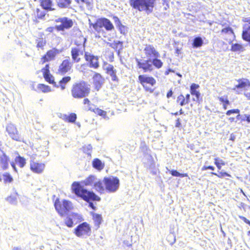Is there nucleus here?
<instances>
[{
  "label": "nucleus",
  "instance_id": "nucleus-1",
  "mask_svg": "<svg viewBox=\"0 0 250 250\" xmlns=\"http://www.w3.org/2000/svg\"><path fill=\"white\" fill-rule=\"evenodd\" d=\"M72 192L78 197L83 199V200L89 202L90 200L93 201H99L101 198L97 195L93 191H90L84 188L78 182H74L71 185Z\"/></svg>",
  "mask_w": 250,
  "mask_h": 250
},
{
  "label": "nucleus",
  "instance_id": "nucleus-2",
  "mask_svg": "<svg viewBox=\"0 0 250 250\" xmlns=\"http://www.w3.org/2000/svg\"><path fill=\"white\" fill-rule=\"evenodd\" d=\"M71 96L75 99H80L88 96L91 92L90 85L84 81L74 83L71 86Z\"/></svg>",
  "mask_w": 250,
  "mask_h": 250
},
{
  "label": "nucleus",
  "instance_id": "nucleus-3",
  "mask_svg": "<svg viewBox=\"0 0 250 250\" xmlns=\"http://www.w3.org/2000/svg\"><path fill=\"white\" fill-rule=\"evenodd\" d=\"M156 0H128L130 6L140 12H145L147 14L152 13Z\"/></svg>",
  "mask_w": 250,
  "mask_h": 250
},
{
  "label": "nucleus",
  "instance_id": "nucleus-4",
  "mask_svg": "<svg viewBox=\"0 0 250 250\" xmlns=\"http://www.w3.org/2000/svg\"><path fill=\"white\" fill-rule=\"evenodd\" d=\"M144 53L146 56L150 59L152 58V63L155 68L159 69L163 65L162 61L158 58L160 55L152 44H146L144 48Z\"/></svg>",
  "mask_w": 250,
  "mask_h": 250
},
{
  "label": "nucleus",
  "instance_id": "nucleus-5",
  "mask_svg": "<svg viewBox=\"0 0 250 250\" xmlns=\"http://www.w3.org/2000/svg\"><path fill=\"white\" fill-rule=\"evenodd\" d=\"M138 82L142 86L144 90L149 93H152L155 90L156 80L152 76L145 74L138 76Z\"/></svg>",
  "mask_w": 250,
  "mask_h": 250
},
{
  "label": "nucleus",
  "instance_id": "nucleus-6",
  "mask_svg": "<svg viewBox=\"0 0 250 250\" xmlns=\"http://www.w3.org/2000/svg\"><path fill=\"white\" fill-rule=\"evenodd\" d=\"M90 26L98 33L104 32L103 27L107 31H111L114 29V26L111 21L107 18H102L97 19L94 23L90 24Z\"/></svg>",
  "mask_w": 250,
  "mask_h": 250
},
{
  "label": "nucleus",
  "instance_id": "nucleus-7",
  "mask_svg": "<svg viewBox=\"0 0 250 250\" xmlns=\"http://www.w3.org/2000/svg\"><path fill=\"white\" fill-rule=\"evenodd\" d=\"M55 208L61 216L63 217L67 214L68 212L73 208L71 202L67 200H63L60 201L59 199H57L54 203Z\"/></svg>",
  "mask_w": 250,
  "mask_h": 250
},
{
  "label": "nucleus",
  "instance_id": "nucleus-8",
  "mask_svg": "<svg viewBox=\"0 0 250 250\" xmlns=\"http://www.w3.org/2000/svg\"><path fill=\"white\" fill-rule=\"evenodd\" d=\"M103 183L105 186V191L109 193L116 192L118 189L120 185L119 178L114 176L104 177Z\"/></svg>",
  "mask_w": 250,
  "mask_h": 250
},
{
  "label": "nucleus",
  "instance_id": "nucleus-9",
  "mask_svg": "<svg viewBox=\"0 0 250 250\" xmlns=\"http://www.w3.org/2000/svg\"><path fill=\"white\" fill-rule=\"evenodd\" d=\"M55 21L56 23H61L60 24L55 25V29L58 31H63L70 28L73 25L72 20L67 17L58 18L56 19Z\"/></svg>",
  "mask_w": 250,
  "mask_h": 250
},
{
  "label": "nucleus",
  "instance_id": "nucleus-10",
  "mask_svg": "<svg viewBox=\"0 0 250 250\" xmlns=\"http://www.w3.org/2000/svg\"><path fill=\"white\" fill-rule=\"evenodd\" d=\"M91 229L90 225L87 222H83L79 225L74 230V234L79 237L84 235H89Z\"/></svg>",
  "mask_w": 250,
  "mask_h": 250
},
{
  "label": "nucleus",
  "instance_id": "nucleus-11",
  "mask_svg": "<svg viewBox=\"0 0 250 250\" xmlns=\"http://www.w3.org/2000/svg\"><path fill=\"white\" fill-rule=\"evenodd\" d=\"M135 61L137 68L143 70L144 72H150L153 70L152 61L150 59L143 60L136 58Z\"/></svg>",
  "mask_w": 250,
  "mask_h": 250
},
{
  "label": "nucleus",
  "instance_id": "nucleus-12",
  "mask_svg": "<svg viewBox=\"0 0 250 250\" xmlns=\"http://www.w3.org/2000/svg\"><path fill=\"white\" fill-rule=\"evenodd\" d=\"M73 62L71 61L69 57H67L60 64L58 73L61 75H63L71 71L72 68Z\"/></svg>",
  "mask_w": 250,
  "mask_h": 250
},
{
  "label": "nucleus",
  "instance_id": "nucleus-13",
  "mask_svg": "<svg viewBox=\"0 0 250 250\" xmlns=\"http://www.w3.org/2000/svg\"><path fill=\"white\" fill-rule=\"evenodd\" d=\"M84 57L85 61L90 68L97 69L99 67V57L97 56H95L88 52H84Z\"/></svg>",
  "mask_w": 250,
  "mask_h": 250
},
{
  "label": "nucleus",
  "instance_id": "nucleus-14",
  "mask_svg": "<svg viewBox=\"0 0 250 250\" xmlns=\"http://www.w3.org/2000/svg\"><path fill=\"white\" fill-rule=\"evenodd\" d=\"M242 21L244 24L242 38L244 41L250 42V17L244 18Z\"/></svg>",
  "mask_w": 250,
  "mask_h": 250
},
{
  "label": "nucleus",
  "instance_id": "nucleus-15",
  "mask_svg": "<svg viewBox=\"0 0 250 250\" xmlns=\"http://www.w3.org/2000/svg\"><path fill=\"white\" fill-rule=\"evenodd\" d=\"M59 53V50L56 48L48 50L41 58V63L43 64L46 62L54 60Z\"/></svg>",
  "mask_w": 250,
  "mask_h": 250
},
{
  "label": "nucleus",
  "instance_id": "nucleus-16",
  "mask_svg": "<svg viewBox=\"0 0 250 250\" xmlns=\"http://www.w3.org/2000/svg\"><path fill=\"white\" fill-rule=\"evenodd\" d=\"M77 3L81 6H89L91 4V2L89 0H75ZM71 0H63L62 1L58 2V6L61 8H65L70 6L71 4Z\"/></svg>",
  "mask_w": 250,
  "mask_h": 250
},
{
  "label": "nucleus",
  "instance_id": "nucleus-17",
  "mask_svg": "<svg viewBox=\"0 0 250 250\" xmlns=\"http://www.w3.org/2000/svg\"><path fill=\"white\" fill-rule=\"evenodd\" d=\"M238 83L232 88L233 90L236 91L237 93L239 90H246L250 87V81L246 78H241L237 80Z\"/></svg>",
  "mask_w": 250,
  "mask_h": 250
},
{
  "label": "nucleus",
  "instance_id": "nucleus-18",
  "mask_svg": "<svg viewBox=\"0 0 250 250\" xmlns=\"http://www.w3.org/2000/svg\"><path fill=\"white\" fill-rule=\"evenodd\" d=\"M45 168V164L39 163L33 160L30 161V169L34 173L41 174L43 172Z\"/></svg>",
  "mask_w": 250,
  "mask_h": 250
},
{
  "label": "nucleus",
  "instance_id": "nucleus-19",
  "mask_svg": "<svg viewBox=\"0 0 250 250\" xmlns=\"http://www.w3.org/2000/svg\"><path fill=\"white\" fill-rule=\"evenodd\" d=\"M6 131L13 140L20 141L21 136L15 125L9 124L6 126Z\"/></svg>",
  "mask_w": 250,
  "mask_h": 250
},
{
  "label": "nucleus",
  "instance_id": "nucleus-20",
  "mask_svg": "<svg viewBox=\"0 0 250 250\" xmlns=\"http://www.w3.org/2000/svg\"><path fill=\"white\" fill-rule=\"evenodd\" d=\"M84 51L85 50L72 47L71 49V61L73 63L80 62L82 60V56L83 55Z\"/></svg>",
  "mask_w": 250,
  "mask_h": 250
},
{
  "label": "nucleus",
  "instance_id": "nucleus-21",
  "mask_svg": "<svg viewBox=\"0 0 250 250\" xmlns=\"http://www.w3.org/2000/svg\"><path fill=\"white\" fill-rule=\"evenodd\" d=\"M104 82V78L99 73H96L93 77V84L94 89L99 91Z\"/></svg>",
  "mask_w": 250,
  "mask_h": 250
},
{
  "label": "nucleus",
  "instance_id": "nucleus-22",
  "mask_svg": "<svg viewBox=\"0 0 250 250\" xmlns=\"http://www.w3.org/2000/svg\"><path fill=\"white\" fill-rule=\"evenodd\" d=\"M190 96L189 94L184 95L183 94H179L176 98V103L180 106H184L188 104L190 102Z\"/></svg>",
  "mask_w": 250,
  "mask_h": 250
},
{
  "label": "nucleus",
  "instance_id": "nucleus-23",
  "mask_svg": "<svg viewBox=\"0 0 250 250\" xmlns=\"http://www.w3.org/2000/svg\"><path fill=\"white\" fill-rule=\"evenodd\" d=\"M86 41V38L83 35L77 36L74 41V44L76 46L73 47V48H77L80 49L85 50Z\"/></svg>",
  "mask_w": 250,
  "mask_h": 250
},
{
  "label": "nucleus",
  "instance_id": "nucleus-24",
  "mask_svg": "<svg viewBox=\"0 0 250 250\" xmlns=\"http://www.w3.org/2000/svg\"><path fill=\"white\" fill-rule=\"evenodd\" d=\"M10 159L9 156L3 152L0 155V166L3 170H6L9 167V164H10Z\"/></svg>",
  "mask_w": 250,
  "mask_h": 250
},
{
  "label": "nucleus",
  "instance_id": "nucleus-25",
  "mask_svg": "<svg viewBox=\"0 0 250 250\" xmlns=\"http://www.w3.org/2000/svg\"><path fill=\"white\" fill-rule=\"evenodd\" d=\"M200 86L198 84L192 83L190 86V93L192 96H195L197 101L201 99V93L199 90Z\"/></svg>",
  "mask_w": 250,
  "mask_h": 250
},
{
  "label": "nucleus",
  "instance_id": "nucleus-26",
  "mask_svg": "<svg viewBox=\"0 0 250 250\" xmlns=\"http://www.w3.org/2000/svg\"><path fill=\"white\" fill-rule=\"evenodd\" d=\"M106 74L110 75L113 81L117 82L118 78L116 75L117 71L112 64H108L105 68Z\"/></svg>",
  "mask_w": 250,
  "mask_h": 250
},
{
  "label": "nucleus",
  "instance_id": "nucleus-27",
  "mask_svg": "<svg viewBox=\"0 0 250 250\" xmlns=\"http://www.w3.org/2000/svg\"><path fill=\"white\" fill-rule=\"evenodd\" d=\"M45 14H46L44 11L39 8H36L32 14L33 17L34 18L33 21L35 22H38L40 20L44 19Z\"/></svg>",
  "mask_w": 250,
  "mask_h": 250
},
{
  "label": "nucleus",
  "instance_id": "nucleus-28",
  "mask_svg": "<svg viewBox=\"0 0 250 250\" xmlns=\"http://www.w3.org/2000/svg\"><path fill=\"white\" fill-rule=\"evenodd\" d=\"M93 188L100 194H103L105 191V186L103 183V180L102 181L99 180L94 183L93 185Z\"/></svg>",
  "mask_w": 250,
  "mask_h": 250
},
{
  "label": "nucleus",
  "instance_id": "nucleus-29",
  "mask_svg": "<svg viewBox=\"0 0 250 250\" xmlns=\"http://www.w3.org/2000/svg\"><path fill=\"white\" fill-rule=\"evenodd\" d=\"M71 80V77L69 76L63 77L59 82V84L56 83V87H60L62 90H64L66 87V84Z\"/></svg>",
  "mask_w": 250,
  "mask_h": 250
},
{
  "label": "nucleus",
  "instance_id": "nucleus-30",
  "mask_svg": "<svg viewBox=\"0 0 250 250\" xmlns=\"http://www.w3.org/2000/svg\"><path fill=\"white\" fill-rule=\"evenodd\" d=\"M40 5L42 8L47 11H53L55 10L53 7L52 0H40Z\"/></svg>",
  "mask_w": 250,
  "mask_h": 250
},
{
  "label": "nucleus",
  "instance_id": "nucleus-31",
  "mask_svg": "<svg viewBox=\"0 0 250 250\" xmlns=\"http://www.w3.org/2000/svg\"><path fill=\"white\" fill-rule=\"evenodd\" d=\"M92 219L94 222V226L96 229H98L101 224L103 219L101 214L92 213Z\"/></svg>",
  "mask_w": 250,
  "mask_h": 250
},
{
  "label": "nucleus",
  "instance_id": "nucleus-32",
  "mask_svg": "<svg viewBox=\"0 0 250 250\" xmlns=\"http://www.w3.org/2000/svg\"><path fill=\"white\" fill-rule=\"evenodd\" d=\"M78 214L76 213L72 212L66 218L65 224L68 228H72L73 226V219L78 217Z\"/></svg>",
  "mask_w": 250,
  "mask_h": 250
},
{
  "label": "nucleus",
  "instance_id": "nucleus-33",
  "mask_svg": "<svg viewBox=\"0 0 250 250\" xmlns=\"http://www.w3.org/2000/svg\"><path fill=\"white\" fill-rule=\"evenodd\" d=\"M0 181H2L5 184H9L13 181V178L9 172H6L3 174L0 173Z\"/></svg>",
  "mask_w": 250,
  "mask_h": 250
},
{
  "label": "nucleus",
  "instance_id": "nucleus-34",
  "mask_svg": "<svg viewBox=\"0 0 250 250\" xmlns=\"http://www.w3.org/2000/svg\"><path fill=\"white\" fill-rule=\"evenodd\" d=\"M92 166L95 169L101 170L104 168V164L100 159L95 158L92 161Z\"/></svg>",
  "mask_w": 250,
  "mask_h": 250
},
{
  "label": "nucleus",
  "instance_id": "nucleus-35",
  "mask_svg": "<svg viewBox=\"0 0 250 250\" xmlns=\"http://www.w3.org/2000/svg\"><path fill=\"white\" fill-rule=\"evenodd\" d=\"M96 177L94 175H90L83 181V183L86 186H91L94 184L96 182Z\"/></svg>",
  "mask_w": 250,
  "mask_h": 250
},
{
  "label": "nucleus",
  "instance_id": "nucleus-36",
  "mask_svg": "<svg viewBox=\"0 0 250 250\" xmlns=\"http://www.w3.org/2000/svg\"><path fill=\"white\" fill-rule=\"evenodd\" d=\"M109 46L119 52L122 49L123 42L120 41H114L113 42L110 43Z\"/></svg>",
  "mask_w": 250,
  "mask_h": 250
},
{
  "label": "nucleus",
  "instance_id": "nucleus-37",
  "mask_svg": "<svg viewBox=\"0 0 250 250\" xmlns=\"http://www.w3.org/2000/svg\"><path fill=\"white\" fill-rule=\"evenodd\" d=\"M77 119V115L74 113H71L68 115H65L63 117L65 122L68 123H74Z\"/></svg>",
  "mask_w": 250,
  "mask_h": 250
},
{
  "label": "nucleus",
  "instance_id": "nucleus-38",
  "mask_svg": "<svg viewBox=\"0 0 250 250\" xmlns=\"http://www.w3.org/2000/svg\"><path fill=\"white\" fill-rule=\"evenodd\" d=\"M203 44V41L200 37H195L192 42V46L194 48H197L202 46Z\"/></svg>",
  "mask_w": 250,
  "mask_h": 250
},
{
  "label": "nucleus",
  "instance_id": "nucleus-39",
  "mask_svg": "<svg viewBox=\"0 0 250 250\" xmlns=\"http://www.w3.org/2000/svg\"><path fill=\"white\" fill-rule=\"evenodd\" d=\"M219 101L222 103L223 107L224 109H227V106L230 104V102L227 95L218 98Z\"/></svg>",
  "mask_w": 250,
  "mask_h": 250
},
{
  "label": "nucleus",
  "instance_id": "nucleus-40",
  "mask_svg": "<svg viewBox=\"0 0 250 250\" xmlns=\"http://www.w3.org/2000/svg\"><path fill=\"white\" fill-rule=\"evenodd\" d=\"M43 78L48 83L52 84L54 86H56V82L55 81L54 77L51 73L44 76Z\"/></svg>",
  "mask_w": 250,
  "mask_h": 250
},
{
  "label": "nucleus",
  "instance_id": "nucleus-41",
  "mask_svg": "<svg viewBox=\"0 0 250 250\" xmlns=\"http://www.w3.org/2000/svg\"><path fill=\"white\" fill-rule=\"evenodd\" d=\"M15 162L18 163L20 167H23L26 164L25 159L20 155L17 156L15 159Z\"/></svg>",
  "mask_w": 250,
  "mask_h": 250
},
{
  "label": "nucleus",
  "instance_id": "nucleus-42",
  "mask_svg": "<svg viewBox=\"0 0 250 250\" xmlns=\"http://www.w3.org/2000/svg\"><path fill=\"white\" fill-rule=\"evenodd\" d=\"M92 111L96 115L102 116L104 118H106L107 117L106 112L99 108H95L93 109Z\"/></svg>",
  "mask_w": 250,
  "mask_h": 250
},
{
  "label": "nucleus",
  "instance_id": "nucleus-43",
  "mask_svg": "<svg viewBox=\"0 0 250 250\" xmlns=\"http://www.w3.org/2000/svg\"><path fill=\"white\" fill-rule=\"evenodd\" d=\"M38 88L43 93L49 92L51 91L50 87L43 83H40L38 85Z\"/></svg>",
  "mask_w": 250,
  "mask_h": 250
},
{
  "label": "nucleus",
  "instance_id": "nucleus-44",
  "mask_svg": "<svg viewBox=\"0 0 250 250\" xmlns=\"http://www.w3.org/2000/svg\"><path fill=\"white\" fill-rule=\"evenodd\" d=\"M230 50L233 52H241L244 50V47L240 44L234 43L231 45Z\"/></svg>",
  "mask_w": 250,
  "mask_h": 250
},
{
  "label": "nucleus",
  "instance_id": "nucleus-45",
  "mask_svg": "<svg viewBox=\"0 0 250 250\" xmlns=\"http://www.w3.org/2000/svg\"><path fill=\"white\" fill-rule=\"evenodd\" d=\"M37 45L36 47L38 48H41V49H44V47L46 45V42L45 40L42 38H39L36 41Z\"/></svg>",
  "mask_w": 250,
  "mask_h": 250
},
{
  "label": "nucleus",
  "instance_id": "nucleus-46",
  "mask_svg": "<svg viewBox=\"0 0 250 250\" xmlns=\"http://www.w3.org/2000/svg\"><path fill=\"white\" fill-rule=\"evenodd\" d=\"M214 164L216 165V167L219 170L221 169L222 166H225L226 165L225 162L218 157L215 158L214 159Z\"/></svg>",
  "mask_w": 250,
  "mask_h": 250
},
{
  "label": "nucleus",
  "instance_id": "nucleus-47",
  "mask_svg": "<svg viewBox=\"0 0 250 250\" xmlns=\"http://www.w3.org/2000/svg\"><path fill=\"white\" fill-rule=\"evenodd\" d=\"M221 33L222 34H229L231 35H234V32L232 29L229 26H228L222 29L221 31Z\"/></svg>",
  "mask_w": 250,
  "mask_h": 250
},
{
  "label": "nucleus",
  "instance_id": "nucleus-48",
  "mask_svg": "<svg viewBox=\"0 0 250 250\" xmlns=\"http://www.w3.org/2000/svg\"><path fill=\"white\" fill-rule=\"evenodd\" d=\"M170 173L172 176H175V177H188V173H180L176 170H172L170 171Z\"/></svg>",
  "mask_w": 250,
  "mask_h": 250
},
{
  "label": "nucleus",
  "instance_id": "nucleus-49",
  "mask_svg": "<svg viewBox=\"0 0 250 250\" xmlns=\"http://www.w3.org/2000/svg\"><path fill=\"white\" fill-rule=\"evenodd\" d=\"M211 174L215 175L220 178H223L226 176L229 177H231V175L226 172H219V173H216L212 172H211Z\"/></svg>",
  "mask_w": 250,
  "mask_h": 250
},
{
  "label": "nucleus",
  "instance_id": "nucleus-50",
  "mask_svg": "<svg viewBox=\"0 0 250 250\" xmlns=\"http://www.w3.org/2000/svg\"><path fill=\"white\" fill-rule=\"evenodd\" d=\"M92 147L90 145H84L82 147V150L84 153L90 155Z\"/></svg>",
  "mask_w": 250,
  "mask_h": 250
},
{
  "label": "nucleus",
  "instance_id": "nucleus-51",
  "mask_svg": "<svg viewBox=\"0 0 250 250\" xmlns=\"http://www.w3.org/2000/svg\"><path fill=\"white\" fill-rule=\"evenodd\" d=\"M41 71L42 73L43 77L45 75L50 74V72L49 64H45V66L42 69Z\"/></svg>",
  "mask_w": 250,
  "mask_h": 250
},
{
  "label": "nucleus",
  "instance_id": "nucleus-52",
  "mask_svg": "<svg viewBox=\"0 0 250 250\" xmlns=\"http://www.w3.org/2000/svg\"><path fill=\"white\" fill-rule=\"evenodd\" d=\"M239 113H240V110L239 109H230V110H228L226 112V114L228 116H229L231 114H238V115L237 116V117L238 118L240 116Z\"/></svg>",
  "mask_w": 250,
  "mask_h": 250
},
{
  "label": "nucleus",
  "instance_id": "nucleus-53",
  "mask_svg": "<svg viewBox=\"0 0 250 250\" xmlns=\"http://www.w3.org/2000/svg\"><path fill=\"white\" fill-rule=\"evenodd\" d=\"M108 54L106 55V59L109 62H113L114 61V53L112 52H108Z\"/></svg>",
  "mask_w": 250,
  "mask_h": 250
},
{
  "label": "nucleus",
  "instance_id": "nucleus-54",
  "mask_svg": "<svg viewBox=\"0 0 250 250\" xmlns=\"http://www.w3.org/2000/svg\"><path fill=\"white\" fill-rule=\"evenodd\" d=\"M239 218L242 220L246 224L249 225L250 226V221L247 219L245 217L243 216H239Z\"/></svg>",
  "mask_w": 250,
  "mask_h": 250
},
{
  "label": "nucleus",
  "instance_id": "nucleus-55",
  "mask_svg": "<svg viewBox=\"0 0 250 250\" xmlns=\"http://www.w3.org/2000/svg\"><path fill=\"white\" fill-rule=\"evenodd\" d=\"M83 98H84V99L83 100V104H86L88 105H90L91 102L89 100V99L86 97Z\"/></svg>",
  "mask_w": 250,
  "mask_h": 250
},
{
  "label": "nucleus",
  "instance_id": "nucleus-56",
  "mask_svg": "<svg viewBox=\"0 0 250 250\" xmlns=\"http://www.w3.org/2000/svg\"><path fill=\"white\" fill-rule=\"evenodd\" d=\"M242 121H246L248 123L250 124V115H245V118L242 120Z\"/></svg>",
  "mask_w": 250,
  "mask_h": 250
},
{
  "label": "nucleus",
  "instance_id": "nucleus-57",
  "mask_svg": "<svg viewBox=\"0 0 250 250\" xmlns=\"http://www.w3.org/2000/svg\"><path fill=\"white\" fill-rule=\"evenodd\" d=\"M55 29H55V27L50 26V27H47L46 29V31L48 32V33H53Z\"/></svg>",
  "mask_w": 250,
  "mask_h": 250
},
{
  "label": "nucleus",
  "instance_id": "nucleus-58",
  "mask_svg": "<svg viewBox=\"0 0 250 250\" xmlns=\"http://www.w3.org/2000/svg\"><path fill=\"white\" fill-rule=\"evenodd\" d=\"M173 91L171 89H170L167 93V98H169L173 95Z\"/></svg>",
  "mask_w": 250,
  "mask_h": 250
},
{
  "label": "nucleus",
  "instance_id": "nucleus-59",
  "mask_svg": "<svg viewBox=\"0 0 250 250\" xmlns=\"http://www.w3.org/2000/svg\"><path fill=\"white\" fill-rule=\"evenodd\" d=\"M175 126L176 127H180L181 126L180 119L179 118H178L176 121Z\"/></svg>",
  "mask_w": 250,
  "mask_h": 250
},
{
  "label": "nucleus",
  "instance_id": "nucleus-60",
  "mask_svg": "<svg viewBox=\"0 0 250 250\" xmlns=\"http://www.w3.org/2000/svg\"><path fill=\"white\" fill-rule=\"evenodd\" d=\"M10 165H11V167H12V168H13L15 172H18V170H17V167H16V165H15L14 162H10Z\"/></svg>",
  "mask_w": 250,
  "mask_h": 250
},
{
  "label": "nucleus",
  "instance_id": "nucleus-61",
  "mask_svg": "<svg viewBox=\"0 0 250 250\" xmlns=\"http://www.w3.org/2000/svg\"><path fill=\"white\" fill-rule=\"evenodd\" d=\"M244 95L248 100H250V92H248V93H245L244 94Z\"/></svg>",
  "mask_w": 250,
  "mask_h": 250
},
{
  "label": "nucleus",
  "instance_id": "nucleus-62",
  "mask_svg": "<svg viewBox=\"0 0 250 250\" xmlns=\"http://www.w3.org/2000/svg\"><path fill=\"white\" fill-rule=\"evenodd\" d=\"M202 171H204V170H206L207 169H208V166H204L202 167Z\"/></svg>",
  "mask_w": 250,
  "mask_h": 250
},
{
  "label": "nucleus",
  "instance_id": "nucleus-63",
  "mask_svg": "<svg viewBox=\"0 0 250 250\" xmlns=\"http://www.w3.org/2000/svg\"><path fill=\"white\" fill-rule=\"evenodd\" d=\"M208 169H210L211 170H214V167L212 166H208Z\"/></svg>",
  "mask_w": 250,
  "mask_h": 250
},
{
  "label": "nucleus",
  "instance_id": "nucleus-64",
  "mask_svg": "<svg viewBox=\"0 0 250 250\" xmlns=\"http://www.w3.org/2000/svg\"><path fill=\"white\" fill-rule=\"evenodd\" d=\"M180 50L178 48H177L176 49V53H177V54H179L180 53Z\"/></svg>",
  "mask_w": 250,
  "mask_h": 250
}]
</instances>
